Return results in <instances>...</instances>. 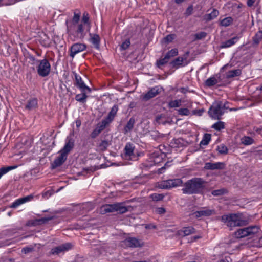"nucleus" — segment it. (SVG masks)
Masks as SVG:
<instances>
[{"instance_id":"nucleus-1","label":"nucleus","mask_w":262,"mask_h":262,"mask_svg":"<svg viewBox=\"0 0 262 262\" xmlns=\"http://www.w3.org/2000/svg\"><path fill=\"white\" fill-rule=\"evenodd\" d=\"M205 181L201 178H195L188 180L182 189L184 194H192L201 192L205 187Z\"/></svg>"},{"instance_id":"nucleus-2","label":"nucleus","mask_w":262,"mask_h":262,"mask_svg":"<svg viewBox=\"0 0 262 262\" xmlns=\"http://www.w3.org/2000/svg\"><path fill=\"white\" fill-rule=\"evenodd\" d=\"M221 220L231 228L245 226L248 223L247 220L240 213L224 215L222 216Z\"/></svg>"},{"instance_id":"nucleus-3","label":"nucleus","mask_w":262,"mask_h":262,"mask_svg":"<svg viewBox=\"0 0 262 262\" xmlns=\"http://www.w3.org/2000/svg\"><path fill=\"white\" fill-rule=\"evenodd\" d=\"M67 32L69 36L74 40L83 39L85 36L83 25L77 24L70 21H66Z\"/></svg>"},{"instance_id":"nucleus-4","label":"nucleus","mask_w":262,"mask_h":262,"mask_svg":"<svg viewBox=\"0 0 262 262\" xmlns=\"http://www.w3.org/2000/svg\"><path fill=\"white\" fill-rule=\"evenodd\" d=\"M128 211L123 203H117L112 204H105L101 206L99 212L101 214H104L107 213L118 212L120 213H124Z\"/></svg>"},{"instance_id":"nucleus-5","label":"nucleus","mask_w":262,"mask_h":262,"mask_svg":"<svg viewBox=\"0 0 262 262\" xmlns=\"http://www.w3.org/2000/svg\"><path fill=\"white\" fill-rule=\"evenodd\" d=\"M225 104L219 101L214 103L208 111L209 116L214 119H220L224 113Z\"/></svg>"},{"instance_id":"nucleus-6","label":"nucleus","mask_w":262,"mask_h":262,"mask_svg":"<svg viewBox=\"0 0 262 262\" xmlns=\"http://www.w3.org/2000/svg\"><path fill=\"white\" fill-rule=\"evenodd\" d=\"M36 62L38 63L37 66L38 74L42 77L48 76L51 71V64L48 59L45 58L42 60H37Z\"/></svg>"},{"instance_id":"nucleus-7","label":"nucleus","mask_w":262,"mask_h":262,"mask_svg":"<svg viewBox=\"0 0 262 262\" xmlns=\"http://www.w3.org/2000/svg\"><path fill=\"white\" fill-rule=\"evenodd\" d=\"M183 181L181 179H169L163 181L158 184V187L161 189H170L182 185Z\"/></svg>"},{"instance_id":"nucleus-8","label":"nucleus","mask_w":262,"mask_h":262,"mask_svg":"<svg viewBox=\"0 0 262 262\" xmlns=\"http://www.w3.org/2000/svg\"><path fill=\"white\" fill-rule=\"evenodd\" d=\"M135 149V146L133 143H127L124 149L123 158L127 160H136L137 156Z\"/></svg>"},{"instance_id":"nucleus-9","label":"nucleus","mask_w":262,"mask_h":262,"mask_svg":"<svg viewBox=\"0 0 262 262\" xmlns=\"http://www.w3.org/2000/svg\"><path fill=\"white\" fill-rule=\"evenodd\" d=\"M72 247L73 246L71 243H67L52 249L51 254L58 255L71 249Z\"/></svg>"},{"instance_id":"nucleus-10","label":"nucleus","mask_w":262,"mask_h":262,"mask_svg":"<svg viewBox=\"0 0 262 262\" xmlns=\"http://www.w3.org/2000/svg\"><path fill=\"white\" fill-rule=\"evenodd\" d=\"M122 245L125 247L137 248L141 247L142 243L135 237H128L122 242Z\"/></svg>"},{"instance_id":"nucleus-11","label":"nucleus","mask_w":262,"mask_h":262,"mask_svg":"<svg viewBox=\"0 0 262 262\" xmlns=\"http://www.w3.org/2000/svg\"><path fill=\"white\" fill-rule=\"evenodd\" d=\"M86 46L84 43H76L73 44L70 49V56L72 58L78 53L81 52L85 50Z\"/></svg>"},{"instance_id":"nucleus-12","label":"nucleus","mask_w":262,"mask_h":262,"mask_svg":"<svg viewBox=\"0 0 262 262\" xmlns=\"http://www.w3.org/2000/svg\"><path fill=\"white\" fill-rule=\"evenodd\" d=\"M73 74L77 86L80 89L82 92H85L86 91L88 92H90L91 91V89L85 84L81 76L78 75L76 72H73Z\"/></svg>"},{"instance_id":"nucleus-13","label":"nucleus","mask_w":262,"mask_h":262,"mask_svg":"<svg viewBox=\"0 0 262 262\" xmlns=\"http://www.w3.org/2000/svg\"><path fill=\"white\" fill-rule=\"evenodd\" d=\"M74 146V140L69 137H68L66 140V144L63 148L60 151L68 156L69 152L73 149Z\"/></svg>"},{"instance_id":"nucleus-14","label":"nucleus","mask_w":262,"mask_h":262,"mask_svg":"<svg viewBox=\"0 0 262 262\" xmlns=\"http://www.w3.org/2000/svg\"><path fill=\"white\" fill-rule=\"evenodd\" d=\"M215 213L214 209H210L208 208H202L200 210L194 212L193 214L196 217L201 216H209Z\"/></svg>"},{"instance_id":"nucleus-15","label":"nucleus","mask_w":262,"mask_h":262,"mask_svg":"<svg viewBox=\"0 0 262 262\" xmlns=\"http://www.w3.org/2000/svg\"><path fill=\"white\" fill-rule=\"evenodd\" d=\"M33 194H30L24 198L18 199L12 203L11 207L14 208H17L20 205L31 201L33 199Z\"/></svg>"},{"instance_id":"nucleus-16","label":"nucleus","mask_w":262,"mask_h":262,"mask_svg":"<svg viewBox=\"0 0 262 262\" xmlns=\"http://www.w3.org/2000/svg\"><path fill=\"white\" fill-rule=\"evenodd\" d=\"M159 90L160 89L157 86L151 88L147 93L142 96L143 100L147 101L155 97L160 93Z\"/></svg>"},{"instance_id":"nucleus-17","label":"nucleus","mask_w":262,"mask_h":262,"mask_svg":"<svg viewBox=\"0 0 262 262\" xmlns=\"http://www.w3.org/2000/svg\"><path fill=\"white\" fill-rule=\"evenodd\" d=\"M224 164L222 162H207L205 164L204 168L206 169L210 170L222 169L224 168Z\"/></svg>"},{"instance_id":"nucleus-18","label":"nucleus","mask_w":262,"mask_h":262,"mask_svg":"<svg viewBox=\"0 0 262 262\" xmlns=\"http://www.w3.org/2000/svg\"><path fill=\"white\" fill-rule=\"evenodd\" d=\"M67 158V156L60 151L59 156L54 160L52 164L53 167L55 168L60 166L64 162Z\"/></svg>"},{"instance_id":"nucleus-19","label":"nucleus","mask_w":262,"mask_h":262,"mask_svg":"<svg viewBox=\"0 0 262 262\" xmlns=\"http://www.w3.org/2000/svg\"><path fill=\"white\" fill-rule=\"evenodd\" d=\"M173 67L184 66L187 64V58L184 57H178L171 62Z\"/></svg>"},{"instance_id":"nucleus-20","label":"nucleus","mask_w":262,"mask_h":262,"mask_svg":"<svg viewBox=\"0 0 262 262\" xmlns=\"http://www.w3.org/2000/svg\"><path fill=\"white\" fill-rule=\"evenodd\" d=\"M238 40L239 37L238 36H235L229 40L222 42L221 47L222 48H229L235 44Z\"/></svg>"},{"instance_id":"nucleus-21","label":"nucleus","mask_w":262,"mask_h":262,"mask_svg":"<svg viewBox=\"0 0 262 262\" xmlns=\"http://www.w3.org/2000/svg\"><path fill=\"white\" fill-rule=\"evenodd\" d=\"M38 107V101L36 98H32L30 99L25 106V108L32 111L36 109Z\"/></svg>"},{"instance_id":"nucleus-22","label":"nucleus","mask_w":262,"mask_h":262,"mask_svg":"<svg viewBox=\"0 0 262 262\" xmlns=\"http://www.w3.org/2000/svg\"><path fill=\"white\" fill-rule=\"evenodd\" d=\"M90 41L95 48L98 49L100 46V38L98 34L90 33Z\"/></svg>"},{"instance_id":"nucleus-23","label":"nucleus","mask_w":262,"mask_h":262,"mask_svg":"<svg viewBox=\"0 0 262 262\" xmlns=\"http://www.w3.org/2000/svg\"><path fill=\"white\" fill-rule=\"evenodd\" d=\"M118 111V106L117 105H114L111 108L110 112H109L107 117L105 119L109 123L111 122L115 116H116L117 112Z\"/></svg>"},{"instance_id":"nucleus-24","label":"nucleus","mask_w":262,"mask_h":262,"mask_svg":"<svg viewBox=\"0 0 262 262\" xmlns=\"http://www.w3.org/2000/svg\"><path fill=\"white\" fill-rule=\"evenodd\" d=\"M135 123V119L133 117L130 118L124 128V133L127 134L130 132L133 128Z\"/></svg>"},{"instance_id":"nucleus-25","label":"nucleus","mask_w":262,"mask_h":262,"mask_svg":"<svg viewBox=\"0 0 262 262\" xmlns=\"http://www.w3.org/2000/svg\"><path fill=\"white\" fill-rule=\"evenodd\" d=\"M219 14L216 9H213L210 13L206 14L204 16V19L207 21H210L216 18Z\"/></svg>"},{"instance_id":"nucleus-26","label":"nucleus","mask_w":262,"mask_h":262,"mask_svg":"<svg viewBox=\"0 0 262 262\" xmlns=\"http://www.w3.org/2000/svg\"><path fill=\"white\" fill-rule=\"evenodd\" d=\"M218 82V79L215 76H212L208 78L205 81V84L208 87H211L217 84Z\"/></svg>"},{"instance_id":"nucleus-27","label":"nucleus","mask_w":262,"mask_h":262,"mask_svg":"<svg viewBox=\"0 0 262 262\" xmlns=\"http://www.w3.org/2000/svg\"><path fill=\"white\" fill-rule=\"evenodd\" d=\"M241 74V70L240 69H236L229 71L226 73V76L227 78H233Z\"/></svg>"},{"instance_id":"nucleus-28","label":"nucleus","mask_w":262,"mask_h":262,"mask_svg":"<svg viewBox=\"0 0 262 262\" xmlns=\"http://www.w3.org/2000/svg\"><path fill=\"white\" fill-rule=\"evenodd\" d=\"M247 232L249 236H252L259 232L260 229L257 226H250L247 227Z\"/></svg>"},{"instance_id":"nucleus-29","label":"nucleus","mask_w":262,"mask_h":262,"mask_svg":"<svg viewBox=\"0 0 262 262\" xmlns=\"http://www.w3.org/2000/svg\"><path fill=\"white\" fill-rule=\"evenodd\" d=\"M235 235L238 238H243L246 236H248V233L247 230V227L243 229H240L235 232Z\"/></svg>"},{"instance_id":"nucleus-30","label":"nucleus","mask_w":262,"mask_h":262,"mask_svg":"<svg viewBox=\"0 0 262 262\" xmlns=\"http://www.w3.org/2000/svg\"><path fill=\"white\" fill-rule=\"evenodd\" d=\"M181 232L183 233L184 236H188L195 232V229L193 227L189 226L186 227L182 229Z\"/></svg>"},{"instance_id":"nucleus-31","label":"nucleus","mask_w":262,"mask_h":262,"mask_svg":"<svg viewBox=\"0 0 262 262\" xmlns=\"http://www.w3.org/2000/svg\"><path fill=\"white\" fill-rule=\"evenodd\" d=\"M241 143L244 145H250L254 143V140L249 136H244L241 138Z\"/></svg>"},{"instance_id":"nucleus-32","label":"nucleus","mask_w":262,"mask_h":262,"mask_svg":"<svg viewBox=\"0 0 262 262\" xmlns=\"http://www.w3.org/2000/svg\"><path fill=\"white\" fill-rule=\"evenodd\" d=\"M17 167V166H10L0 168V179L3 175L7 173L9 171L15 169Z\"/></svg>"},{"instance_id":"nucleus-33","label":"nucleus","mask_w":262,"mask_h":262,"mask_svg":"<svg viewBox=\"0 0 262 262\" xmlns=\"http://www.w3.org/2000/svg\"><path fill=\"white\" fill-rule=\"evenodd\" d=\"M85 92H82L81 94H79L76 95L75 99L78 102H84L86 101V99L88 97L86 95Z\"/></svg>"},{"instance_id":"nucleus-34","label":"nucleus","mask_w":262,"mask_h":262,"mask_svg":"<svg viewBox=\"0 0 262 262\" xmlns=\"http://www.w3.org/2000/svg\"><path fill=\"white\" fill-rule=\"evenodd\" d=\"M110 123L105 119L103 120L100 123H98L95 128L97 129L100 133L105 128L106 125Z\"/></svg>"},{"instance_id":"nucleus-35","label":"nucleus","mask_w":262,"mask_h":262,"mask_svg":"<svg viewBox=\"0 0 262 262\" xmlns=\"http://www.w3.org/2000/svg\"><path fill=\"white\" fill-rule=\"evenodd\" d=\"M211 140V135L209 134H205L203 137V139L200 142L201 145H207L209 144Z\"/></svg>"},{"instance_id":"nucleus-36","label":"nucleus","mask_w":262,"mask_h":262,"mask_svg":"<svg viewBox=\"0 0 262 262\" xmlns=\"http://www.w3.org/2000/svg\"><path fill=\"white\" fill-rule=\"evenodd\" d=\"M225 127V124L223 122L218 121L214 124H213L212 126V128H214L216 130L220 131L222 129H224Z\"/></svg>"},{"instance_id":"nucleus-37","label":"nucleus","mask_w":262,"mask_h":262,"mask_svg":"<svg viewBox=\"0 0 262 262\" xmlns=\"http://www.w3.org/2000/svg\"><path fill=\"white\" fill-rule=\"evenodd\" d=\"M181 105V100L180 99L172 100L168 103V106L171 108L178 107H180Z\"/></svg>"},{"instance_id":"nucleus-38","label":"nucleus","mask_w":262,"mask_h":262,"mask_svg":"<svg viewBox=\"0 0 262 262\" xmlns=\"http://www.w3.org/2000/svg\"><path fill=\"white\" fill-rule=\"evenodd\" d=\"M178 54V51L177 49H172L169 51L165 55L166 57L169 60L171 58L177 56Z\"/></svg>"},{"instance_id":"nucleus-39","label":"nucleus","mask_w":262,"mask_h":262,"mask_svg":"<svg viewBox=\"0 0 262 262\" xmlns=\"http://www.w3.org/2000/svg\"><path fill=\"white\" fill-rule=\"evenodd\" d=\"M232 18L230 17L225 18L221 20V25L224 27L229 26L232 23Z\"/></svg>"},{"instance_id":"nucleus-40","label":"nucleus","mask_w":262,"mask_h":262,"mask_svg":"<svg viewBox=\"0 0 262 262\" xmlns=\"http://www.w3.org/2000/svg\"><path fill=\"white\" fill-rule=\"evenodd\" d=\"M261 38H262V31H258L256 33L255 36L253 37V42L255 44H258L260 42V40L261 39Z\"/></svg>"},{"instance_id":"nucleus-41","label":"nucleus","mask_w":262,"mask_h":262,"mask_svg":"<svg viewBox=\"0 0 262 262\" xmlns=\"http://www.w3.org/2000/svg\"><path fill=\"white\" fill-rule=\"evenodd\" d=\"M178 114L181 116H189L191 114L188 108H181L178 110Z\"/></svg>"},{"instance_id":"nucleus-42","label":"nucleus","mask_w":262,"mask_h":262,"mask_svg":"<svg viewBox=\"0 0 262 262\" xmlns=\"http://www.w3.org/2000/svg\"><path fill=\"white\" fill-rule=\"evenodd\" d=\"M108 146V143L106 140L102 141L99 144L98 147L101 151L105 150Z\"/></svg>"},{"instance_id":"nucleus-43","label":"nucleus","mask_w":262,"mask_h":262,"mask_svg":"<svg viewBox=\"0 0 262 262\" xmlns=\"http://www.w3.org/2000/svg\"><path fill=\"white\" fill-rule=\"evenodd\" d=\"M150 198L155 201H158L162 200L164 195L162 194L153 193L150 195Z\"/></svg>"},{"instance_id":"nucleus-44","label":"nucleus","mask_w":262,"mask_h":262,"mask_svg":"<svg viewBox=\"0 0 262 262\" xmlns=\"http://www.w3.org/2000/svg\"><path fill=\"white\" fill-rule=\"evenodd\" d=\"M226 192L225 189H220L217 190H213L211 192L212 194L214 196H219L224 194Z\"/></svg>"},{"instance_id":"nucleus-45","label":"nucleus","mask_w":262,"mask_h":262,"mask_svg":"<svg viewBox=\"0 0 262 262\" xmlns=\"http://www.w3.org/2000/svg\"><path fill=\"white\" fill-rule=\"evenodd\" d=\"M217 150L221 154H226L228 152V148L224 145H220L217 147Z\"/></svg>"},{"instance_id":"nucleus-46","label":"nucleus","mask_w":262,"mask_h":262,"mask_svg":"<svg viewBox=\"0 0 262 262\" xmlns=\"http://www.w3.org/2000/svg\"><path fill=\"white\" fill-rule=\"evenodd\" d=\"M130 45L129 39H126L124 42H122L120 46V49L122 50H125L127 49Z\"/></svg>"},{"instance_id":"nucleus-47","label":"nucleus","mask_w":262,"mask_h":262,"mask_svg":"<svg viewBox=\"0 0 262 262\" xmlns=\"http://www.w3.org/2000/svg\"><path fill=\"white\" fill-rule=\"evenodd\" d=\"M169 61V59L166 57V56L162 59H160L159 60L157 61V65L159 67L164 65L166 63H167Z\"/></svg>"},{"instance_id":"nucleus-48","label":"nucleus","mask_w":262,"mask_h":262,"mask_svg":"<svg viewBox=\"0 0 262 262\" xmlns=\"http://www.w3.org/2000/svg\"><path fill=\"white\" fill-rule=\"evenodd\" d=\"M174 38V35L169 34L167 35L164 38V40L165 42L169 43L171 42Z\"/></svg>"},{"instance_id":"nucleus-49","label":"nucleus","mask_w":262,"mask_h":262,"mask_svg":"<svg viewBox=\"0 0 262 262\" xmlns=\"http://www.w3.org/2000/svg\"><path fill=\"white\" fill-rule=\"evenodd\" d=\"M80 15L78 14L74 13V15L72 18V19L70 20V21L78 24L79 20Z\"/></svg>"},{"instance_id":"nucleus-50","label":"nucleus","mask_w":262,"mask_h":262,"mask_svg":"<svg viewBox=\"0 0 262 262\" xmlns=\"http://www.w3.org/2000/svg\"><path fill=\"white\" fill-rule=\"evenodd\" d=\"M206 36V33L205 32H202L199 33H196L195 35V37L197 39H202V38L205 37Z\"/></svg>"},{"instance_id":"nucleus-51","label":"nucleus","mask_w":262,"mask_h":262,"mask_svg":"<svg viewBox=\"0 0 262 262\" xmlns=\"http://www.w3.org/2000/svg\"><path fill=\"white\" fill-rule=\"evenodd\" d=\"M100 132L96 128H95L91 134V137L93 139L97 137Z\"/></svg>"},{"instance_id":"nucleus-52","label":"nucleus","mask_w":262,"mask_h":262,"mask_svg":"<svg viewBox=\"0 0 262 262\" xmlns=\"http://www.w3.org/2000/svg\"><path fill=\"white\" fill-rule=\"evenodd\" d=\"M204 112V110L203 109L194 110L192 111V114L198 116H201Z\"/></svg>"},{"instance_id":"nucleus-53","label":"nucleus","mask_w":262,"mask_h":262,"mask_svg":"<svg viewBox=\"0 0 262 262\" xmlns=\"http://www.w3.org/2000/svg\"><path fill=\"white\" fill-rule=\"evenodd\" d=\"M193 7L192 6H189L186 9L185 14L187 16H189L192 13Z\"/></svg>"},{"instance_id":"nucleus-54","label":"nucleus","mask_w":262,"mask_h":262,"mask_svg":"<svg viewBox=\"0 0 262 262\" xmlns=\"http://www.w3.org/2000/svg\"><path fill=\"white\" fill-rule=\"evenodd\" d=\"M33 248L32 247H27L24 248L22 249L21 251H22V252L26 254V253L31 252L33 250Z\"/></svg>"},{"instance_id":"nucleus-55","label":"nucleus","mask_w":262,"mask_h":262,"mask_svg":"<svg viewBox=\"0 0 262 262\" xmlns=\"http://www.w3.org/2000/svg\"><path fill=\"white\" fill-rule=\"evenodd\" d=\"M255 246L257 247H262V236L260 237L257 241L255 242Z\"/></svg>"},{"instance_id":"nucleus-56","label":"nucleus","mask_w":262,"mask_h":262,"mask_svg":"<svg viewBox=\"0 0 262 262\" xmlns=\"http://www.w3.org/2000/svg\"><path fill=\"white\" fill-rule=\"evenodd\" d=\"M156 212L158 214H162L165 212V209L163 207H159L156 208Z\"/></svg>"},{"instance_id":"nucleus-57","label":"nucleus","mask_w":262,"mask_h":262,"mask_svg":"<svg viewBox=\"0 0 262 262\" xmlns=\"http://www.w3.org/2000/svg\"><path fill=\"white\" fill-rule=\"evenodd\" d=\"M53 219V216H49V217H42L41 219H40L39 221L42 223H45L47 222L48 221L52 220Z\"/></svg>"},{"instance_id":"nucleus-58","label":"nucleus","mask_w":262,"mask_h":262,"mask_svg":"<svg viewBox=\"0 0 262 262\" xmlns=\"http://www.w3.org/2000/svg\"><path fill=\"white\" fill-rule=\"evenodd\" d=\"M82 22L86 24L89 23V17L88 16V15H84L82 18Z\"/></svg>"},{"instance_id":"nucleus-59","label":"nucleus","mask_w":262,"mask_h":262,"mask_svg":"<svg viewBox=\"0 0 262 262\" xmlns=\"http://www.w3.org/2000/svg\"><path fill=\"white\" fill-rule=\"evenodd\" d=\"M231 67H232V64L229 63L223 67L222 69H227L228 68H231Z\"/></svg>"},{"instance_id":"nucleus-60","label":"nucleus","mask_w":262,"mask_h":262,"mask_svg":"<svg viewBox=\"0 0 262 262\" xmlns=\"http://www.w3.org/2000/svg\"><path fill=\"white\" fill-rule=\"evenodd\" d=\"M75 124H76V127L77 128H79L81 124V120L80 119H77L75 121Z\"/></svg>"},{"instance_id":"nucleus-61","label":"nucleus","mask_w":262,"mask_h":262,"mask_svg":"<svg viewBox=\"0 0 262 262\" xmlns=\"http://www.w3.org/2000/svg\"><path fill=\"white\" fill-rule=\"evenodd\" d=\"M254 2H255V0H248L247 1V5L249 7H251L253 5Z\"/></svg>"},{"instance_id":"nucleus-62","label":"nucleus","mask_w":262,"mask_h":262,"mask_svg":"<svg viewBox=\"0 0 262 262\" xmlns=\"http://www.w3.org/2000/svg\"><path fill=\"white\" fill-rule=\"evenodd\" d=\"M145 228L146 229H155L156 226L152 224H148L146 225Z\"/></svg>"},{"instance_id":"nucleus-63","label":"nucleus","mask_w":262,"mask_h":262,"mask_svg":"<svg viewBox=\"0 0 262 262\" xmlns=\"http://www.w3.org/2000/svg\"><path fill=\"white\" fill-rule=\"evenodd\" d=\"M220 262H230L229 258H226L224 259H222Z\"/></svg>"},{"instance_id":"nucleus-64","label":"nucleus","mask_w":262,"mask_h":262,"mask_svg":"<svg viewBox=\"0 0 262 262\" xmlns=\"http://www.w3.org/2000/svg\"><path fill=\"white\" fill-rule=\"evenodd\" d=\"M201 238V236H194L193 237V241H196L197 239H199Z\"/></svg>"}]
</instances>
